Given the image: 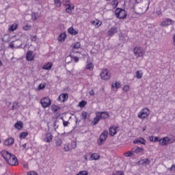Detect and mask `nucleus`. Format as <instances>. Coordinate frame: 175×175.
I'll return each mask as SVG.
<instances>
[{"label": "nucleus", "instance_id": "obj_1", "mask_svg": "<svg viewBox=\"0 0 175 175\" xmlns=\"http://www.w3.org/2000/svg\"><path fill=\"white\" fill-rule=\"evenodd\" d=\"M1 157H3L5 162L10 165L11 166H16L18 165V161H17V157H16L12 153L8 152V150H3L1 152Z\"/></svg>", "mask_w": 175, "mask_h": 175}, {"label": "nucleus", "instance_id": "obj_2", "mask_svg": "<svg viewBox=\"0 0 175 175\" xmlns=\"http://www.w3.org/2000/svg\"><path fill=\"white\" fill-rule=\"evenodd\" d=\"M95 114L96 117L94 118L92 122L93 125H96L100 120H106V118H109V117H110V114L108 111H97Z\"/></svg>", "mask_w": 175, "mask_h": 175}, {"label": "nucleus", "instance_id": "obj_3", "mask_svg": "<svg viewBox=\"0 0 175 175\" xmlns=\"http://www.w3.org/2000/svg\"><path fill=\"white\" fill-rule=\"evenodd\" d=\"M100 77L101 80H104L105 81H108V80H110L111 77V72H110V70L106 68L103 69L100 72Z\"/></svg>", "mask_w": 175, "mask_h": 175}, {"label": "nucleus", "instance_id": "obj_4", "mask_svg": "<svg viewBox=\"0 0 175 175\" xmlns=\"http://www.w3.org/2000/svg\"><path fill=\"white\" fill-rule=\"evenodd\" d=\"M151 111H150V109L147 107L142 109L141 111H139L137 114L138 118L140 120H145V118H147L150 116V113Z\"/></svg>", "mask_w": 175, "mask_h": 175}, {"label": "nucleus", "instance_id": "obj_5", "mask_svg": "<svg viewBox=\"0 0 175 175\" xmlns=\"http://www.w3.org/2000/svg\"><path fill=\"white\" fill-rule=\"evenodd\" d=\"M175 139L174 137H164L160 139H159V144L161 146H167V144H172L174 143Z\"/></svg>", "mask_w": 175, "mask_h": 175}, {"label": "nucleus", "instance_id": "obj_6", "mask_svg": "<svg viewBox=\"0 0 175 175\" xmlns=\"http://www.w3.org/2000/svg\"><path fill=\"white\" fill-rule=\"evenodd\" d=\"M115 14L117 18L124 19L126 17V12L121 8H117L115 10Z\"/></svg>", "mask_w": 175, "mask_h": 175}, {"label": "nucleus", "instance_id": "obj_7", "mask_svg": "<svg viewBox=\"0 0 175 175\" xmlns=\"http://www.w3.org/2000/svg\"><path fill=\"white\" fill-rule=\"evenodd\" d=\"M109 135V132L107 131H104L100 135L99 139L98 140V144L99 146H102L104 142H106L107 139V135Z\"/></svg>", "mask_w": 175, "mask_h": 175}, {"label": "nucleus", "instance_id": "obj_8", "mask_svg": "<svg viewBox=\"0 0 175 175\" xmlns=\"http://www.w3.org/2000/svg\"><path fill=\"white\" fill-rule=\"evenodd\" d=\"M40 103L42 107H44V109H46L51 105V100H50V98L49 97H45L41 99Z\"/></svg>", "mask_w": 175, "mask_h": 175}, {"label": "nucleus", "instance_id": "obj_9", "mask_svg": "<svg viewBox=\"0 0 175 175\" xmlns=\"http://www.w3.org/2000/svg\"><path fill=\"white\" fill-rule=\"evenodd\" d=\"M42 140L45 143H51L53 142V135L50 133L44 134L42 135Z\"/></svg>", "mask_w": 175, "mask_h": 175}, {"label": "nucleus", "instance_id": "obj_10", "mask_svg": "<svg viewBox=\"0 0 175 175\" xmlns=\"http://www.w3.org/2000/svg\"><path fill=\"white\" fill-rule=\"evenodd\" d=\"M118 131H120V127L117 126H111L109 127V135L115 136V135H117Z\"/></svg>", "mask_w": 175, "mask_h": 175}, {"label": "nucleus", "instance_id": "obj_11", "mask_svg": "<svg viewBox=\"0 0 175 175\" xmlns=\"http://www.w3.org/2000/svg\"><path fill=\"white\" fill-rule=\"evenodd\" d=\"M121 87V83L118 81H115L112 83L111 85V90L113 91L114 92H117L118 91V88Z\"/></svg>", "mask_w": 175, "mask_h": 175}, {"label": "nucleus", "instance_id": "obj_12", "mask_svg": "<svg viewBox=\"0 0 175 175\" xmlns=\"http://www.w3.org/2000/svg\"><path fill=\"white\" fill-rule=\"evenodd\" d=\"M133 53L137 57H143V51H142V48L140 47H135L133 49Z\"/></svg>", "mask_w": 175, "mask_h": 175}, {"label": "nucleus", "instance_id": "obj_13", "mask_svg": "<svg viewBox=\"0 0 175 175\" xmlns=\"http://www.w3.org/2000/svg\"><path fill=\"white\" fill-rule=\"evenodd\" d=\"M118 33V29L116 27H111L108 31V36H114L116 33Z\"/></svg>", "mask_w": 175, "mask_h": 175}, {"label": "nucleus", "instance_id": "obj_14", "mask_svg": "<svg viewBox=\"0 0 175 175\" xmlns=\"http://www.w3.org/2000/svg\"><path fill=\"white\" fill-rule=\"evenodd\" d=\"M68 98L69 95L68 94V93H63L59 96L58 100L60 102H66Z\"/></svg>", "mask_w": 175, "mask_h": 175}, {"label": "nucleus", "instance_id": "obj_15", "mask_svg": "<svg viewBox=\"0 0 175 175\" xmlns=\"http://www.w3.org/2000/svg\"><path fill=\"white\" fill-rule=\"evenodd\" d=\"M173 24V20L167 18L165 21L161 22V27H167V25H172Z\"/></svg>", "mask_w": 175, "mask_h": 175}, {"label": "nucleus", "instance_id": "obj_16", "mask_svg": "<svg viewBox=\"0 0 175 175\" xmlns=\"http://www.w3.org/2000/svg\"><path fill=\"white\" fill-rule=\"evenodd\" d=\"M65 5H66V6H68V7L66 8V13H69V14L72 13V10L73 9V8H75V5H73V6L72 7V5H70V1H67L66 2Z\"/></svg>", "mask_w": 175, "mask_h": 175}, {"label": "nucleus", "instance_id": "obj_17", "mask_svg": "<svg viewBox=\"0 0 175 175\" xmlns=\"http://www.w3.org/2000/svg\"><path fill=\"white\" fill-rule=\"evenodd\" d=\"M139 143H140L141 144H143L144 146H146V139H144V138L143 137L137 138V139L133 141L134 144H137Z\"/></svg>", "mask_w": 175, "mask_h": 175}, {"label": "nucleus", "instance_id": "obj_18", "mask_svg": "<svg viewBox=\"0 0 175 175\" xmlns=\"http://www.w3.org/2000/svg\"><path fill=\"white\" fill-rule=\"evenodd\" d=\"M14 143V139L13 137H10L5 140L4 146H12Z\"/></svg>", "mask_w": 175, "mask_h": 175}, {"label": "nucleus", "instance_id": "obj_19", "mask_svg": "<svg viewBox=\"0 0 175 175\" xmlns=\"http://www.w3.org/2000/svg\"><path fill=\"white\" fill-rule=\"evenodd\" d=\"M14 42V45H15V49H20V47H21V46H23V44L24 43H23V41H21V40H16Z\"/></svg>", "mask_w": 175, "mask_h": 175}, {"label": "nucleus", "instance_id": "obj_20", "mask_svg": "<svg viewBox=\"0 0 175 175\" xmlns=\"http://www.w3.org/2000/svg\"><path fill=\"white\" fill-rule=\"evenodd\" d=\"M133 152H135L136 154H143V152H144V149L140 147L134 148H133Z\"/></svg>", "mask_w": 175, "mask_h": 175}, {"label": "nucleus", "instance_id": "obj_21", "mask_svg": "<svg viewBox=\"0 0 175 175\" xmlns=\"http://www.w3.org/2000/svg\"><path fill=\"white\" fill-rule=\"evenodd\" d=\"M26 58L27 61H32L33 59V52H32L31 51H29L27 53Z\"/></svg>", "mask_w": 175, "mask_h": 175}, {"label": "nucleus", "instance_id": "obj_22", "mask_svg": "<svg viewBox=\"0 0 175 175\" xmlns=\"http://www.w3.org/2000/svg\"><path fill=\"white\" fill-rule=\"evenodd\" d=\"M24 124L21 121H18L15 124H14V128L16 129H18V131H20V129H23V126Z\"/></svg>", "mask_w": 175, "mask_h": 175}, {"label": "nucleus", "instance_id": "obj_23", "mask_svg": "<svg viewBox=\"0 0 175 175\" xmlns=\"http://www.w3.org/2000/svg\"><path fill=\"white\" fill-rule=\"evenodd\" d=\"M68 33H70V35L72 36L77 35V33H79V31L77 30H75V29H73L72 27H70L68 29Z\"/></svg>", "mask_w": 175, "mask_h": 175}, {"label": "nucleus", "instance_id": "obj_24", "mask_svg": "<svg viewBox=\"0 0 175 175\" xmlns=\"http://www.w3.org/2000/svg\"><path fill=\"white\" fill-rule=\"evenodd\" d=\"M99 159V154L93 153L90 156V161H98Z\"/></svg>", "mask_w": 175, "mask_h": 175}, {"label": "nucleus", "instance_id": "obj_25", "mask_svg": "<svg viewBox=\"0 0 175 175\" xmlns=\"http://www.w3.org/2000/svg\"><path fill=\"white\" fill-rule=\"evenodd\" d=\"M71 47H72V50L78 49H80V47H81V44H80L79 42H77L74 44H72L71 45Z\"/></svg>", "mask_w": 175, "mask_h": 175}, {"label": "nucleus", "instance_id": "obj_26", "mask_svg": "<svg viewBox=\"0 0 175 175\" xmlns=\"http://www.w3.org/2000/svg\"><path fill=\"white\" fill-rule=\"evenodd\" d=\"M81 117L83 120H87V118H90V114L87 111H82Z\"/></svg>", "mask_w": 175, "mask_h": 175}, {"label": "nucleus", "instance_id": "obj_27", "mask_svg": "<svg viewBox=\"0 0 175 175\" xmlns=\"http://www.w3.org/2000/svg\"><path fill=\"white\" fill-rule=\"evenodd\" d=\"M66 38V33H62L59 37H58V40L59 42H62L65 40V38Z\"/></svg>", "mask_w": 175, "mask_h": 175}, {"label": "nucleus", "instance_id": "obj_28", "mask_svg": "<svg viewBox=\"0 0 175 175\" xmlns=\"http://www.w3.org/2000/svg\"><path fill=\"white\" fill-rule=\"evenodd\" d=\"M17 28H18V25L16 23H14L9 28V31H11L12 32H13L14 31H16V29H17Z\"/></svg>", "mask_w": 175, "mask_h": 175}, {"label": "nucleus", "instance_id": "obj_29", "mask_svg": "<svg viewBox=\"0 0 175 175\" xmlns=\"http://www.w3.org/2000/svg\"><path fill=\"white\" fill-rule=\"evenodd\" d=\"M149 140L150 142H154V143H157V142H159V137L150 136L149 137Z\"/></svg>", "mask_w": 175, "mask_h": 175}, {"label": "nucleus", "instance_id": "obj_30", "mask_svg": "<svg viewBox=\"0 0 175 175\" xmlns=\"http://www.w3.org/2000/svg\"><path fill=\"white\" fill-rule=\"evenodd\" d=\"M135 76L137 79H142L143 77V71L142 70H138L135 72Z\"/></svg>", "mask_w": 175, "mask_h": 175}, {"label": "nucleus", "instance_id": "obj_31", "mask_svg": "<svg viewBox=\"0 0 175 175\" xmlns=\"http://www.w3.org/2000/svg\"><path fill=\"white\" fill-rule=\"evenodd\" d=\"M72 61V56L71 55L67 56L65 59L66 64H70Z\"/></svg>", "mask_w": 175, "mask_h": 175}, {"label": "nucleus", "instance_id": "obj_32", "mask_svg": "<svg viewBox=\"0 0 175 175\" xmlns=\"http://www.w3.org/2000/svg\"><path fill=\"white\" fill-rule=\"evenodd\" d=\"M124 157H126V158H128L129 157H132L133 155V151H128L124 153Z\"/></svg>", "mask_w": 175, "mask_h": 175}, {"label": "nucleus", "instance_id": "obj_33", "mask_svg": "<svg viewBox=\"0 0 175 175\" xmlns=\"http://www.w3.org/2000/svg\"><path fill=\"white\" fill-rule=\"evenodd\" d=\"M27 136H28V132H22L20 135L19 137L20 139H25V137H27Z\"/></svg>", "mask_w": 175, "mask_h": 175}, {"label": "nucleus", "instance_id": "obj_34", "mask_svg": "<svg viewBox=\"0 0 175 175\" xmlns=\"http://www.w3.org/2000/svg\"><path fill=\"white\" fill-rule=\"evenodd\" d=\"M112 175H125L124 171L116 170L112 173Z\"/></svg>", "mask_w": 175, "mask_h": 175}, {"label": "nucleus", "instance_id": "obj_35", "mask_svg": "<svg viewBox=\"0 0 175 175\" xmlns=\"http://www.w3.org/2000/svg\"><path fill=\"white\" fill-rule=\"evenodd\" d=\"M70 146L71 150H75V148H76L77 147V143H76V142H71Z\"/></svg>", "mask_w": 175, "mask_h": 175}, {"label": "nucleus", "instance_id": "obj_36", "mask_svg": "<svg viewBox=\"0 0 175 175\" xmlns=\"http://www.w3.org/2000/svg\"><path fill=\"white\" fill-rule=\"evenodd\" d=\"M124 92H129V90H131V88L129 85H126L122 88Z\"/></svg>", "mask_w": 175, "mask_h": 175}, {"label": "nucleus", "instance_id": "obj_37", "mask_svg": "<svg viewBox=\"0 0 175 175\" xmlns=\"http://www.w3.org/2000/svg\"><path fill=\"white\" fill-rule=\"evenodd\" d=\"M55 5L57 8H61V5L62 3H61L60 0H54Z\"/></svg>", "mask_w": 175, "mask_h": 175}, {"label": "nucleus", "instance_id": "obj_38", "mask_svg": "<svg viewBox=\"0 0 175 175\" xmlns=\"http://www.w3.org/2000/svg\"><path fill=\"white\" fill-rule=\"evenodd\" d=\"M71 148H70V144H66V145H64V150H65V151H66V152H68V151H70V149Z\"/></svg>", "mask_w": 175, "mask_h": 175}, {"label": "nucleus", "instance_id": "obj_39", "mask_svg": "<svg viewBox=\"0 0 175 175\" xmlns=\"http://www.w3.org/2000/svg\"><path fill=\"white\" fill-rule=\"evenodd\" d=\"M77 175H88V170L80 171Z\"/></svg>", "mask_w": 175, "mask_h": 175}, {"label": "nucleus", "instance_id": "obj_40", "mask_svg": "<svg viewBox=\"0 0 175 175\" xmlns=\"http://www.w3.org/2000/svg\"><path fill=\"white\" fill-rule=\"evenodd\" d=\"M85 105H87V101L85 100H82L79 103V107H84V106H85Z\"/></svg>", "mask_w": 175, "mask_h": 175}, {"label": "nucleus", "instance_id": "obj_41", "mask_svg": "<svg viewBox=\"0 0 175 175\" xmlns=\"http://www.w3.org/2000/svg\"><path fill=\"white\" fill-rule=\"evenodd\" d=\"M46 88V83H41L38 86V90H44Z\"/></svg>", "mask_w": 175, "mask_h": 175}, {"label": "nucleus", "instance_id": "obj_42", "mask_svg": "<svg viewBox=\"0 0 175 175\" xmlns=\"http://www.w3.org/2000/svg\"><path fill=\"white\" fill-rule=\"evenodd\" d=\"M111 4H112L113 6H115L116 8H117V6L118 5V1L113 0L111 1Z\"/></svg>", "mask_w": 175, "mask_h": 175}, {"label": "nucleus", "instance_id": "obj_43", "mask_svg": "<svg viewBox=\"0 0 175 175\" xmlns=\"http://www.w3.org/2000/svg\"><path fill=\"white\" fill-rule=\"evenodd\" d=\"M151 161L149 159H146L144 160V165H147L150 163Z\"/></svg>", "mask_w": 175, "mask_h": 175}, {"label": "nucleus", "instance_id": "obj_44", "mask_svg": "<svg viewBox=\"0 0 175 175\" xmlns=\"http://www.w3.org/2000/svg\"><path fill=\"white\" fill-rule=\"evenodd\" d=\"M12 109H18V103L15 102L13 103Z\"/></svg>", "mask_w": 175, "mask_h": 175}, {"label": "nucleus", "instance_id": "obj_45", "mask_svg": "<svg viewBox=\"0 0 175 175\" xmlns=\"http://www.w3.org/2000/svg\"><path fill=\"white\" fill-rule=\"evenodd\" d=\"M23 29L25 31H29V29H31V25H26L23 27Z\"/></svg>", "mask_w": 175, "mask_h": 175}, {"label": "nucleus", "instance_id": "obj_46", "mask_svg": "<svg viewBox=\"0 0 175 175\" xmlns=\"http://www.w3.org/2000/svg\"><path fill=\"white\" fill-rule=\"evenodd\" d=\"M27 175H38V172L35 171H30L27 173Z\"/></svg>", "mask_w": 175, "mask_h": 175}, {"label": "nucleus", "instance_id": "obj_47", "mask_svg": "<svg viewBox=\"0 0 175 175\" xmlns=\"http://www.w3.org/2000/svg\"><path fill=\"white\" fill-rule=\"evenodd\" d=\"M31 18L33 21H36V20H38V16H36V14H33L31 16Z\"/></svg>", "mask_w": 175, "mask_h": 175}, {"label": "nucleus", "instance_id": "obj_48", "mask_svg": "<svg viewBox=\"0 0 175 175\" xmlns=\"http://www.w3.org/2000/svg\"><path fill=\"white\" fill-rule=\"evenodd\" d=\"M52 109H53V111H57L59 110V107H58L56 106V105H53V106L52 107Z\"/></svg>", "mask_w": 175, "mask_h": 175}, {"label": "nucleus", "instance_id": "obj_49", "mask_svg": "<svg viewBox=\"0 0 175 175\" xmlns=\"http://www.w3.org/2000/svg\"><path fill=\"white\" fill-rule=\"evenodd\" d=\"M10 49H14L16 48L15 45H14V42L12 41V42L10 43L9 44Z\"/></svg>", "mask_w": 175, "mask_h": 175}, {"label": "nucleus", "instance_id": "obj_50", "mask_svg": "<svg viewBox=\"0 0 175 175\" xmlns=\"http://www.w3.org/2000/svg\"><path fill=\"white\" fill-rule=\"evenodd\" d=\"M72 61L75 62H79V57L76 56H72Z\"/></svg>", "mask_w": 175, "mask_h": 175}, {"label": "nucleus", "instance_id": "obj_51", "mask_svg": "<svg viewBox=\"0 0 175 175\" xmlns=\"http://www.w3.org/2000/svg\"><path fill=\"white\" fill-rule=\"evenodd\" d=\"M61 144H62V141H61L60 139H59L58 141L56 142V146L59 147V146H61Z\"/></svg>", "mask_w": 175, "mask_h": 175}, {"label": "nucleus", "instance_id": "obj_52", "mask_svg": "<svg viewBox=\"0 0 175 175\" xmlns=\"http://www.w3.org/2000/svg\"><path fill=\"white\" fill-rule=\"evenodd\" d=\"M89 94L90 95V96H94V95H95V92H94V90H92L89 92Z\"/></svg>", "mask_w": 175, "mask_h": 175}, {"label": "nucleus", "instance_id": "obj_53", "mask_svg": "<svg viewBox=\"0 0 175 175\" xmlns=\"http://www.w3.org/2000/svg\"><path fill=\"white\" fill-rule=\"evenodd\" d=\"M42 68L45 70H50V69H51V66H43Z\"/></svg>", "mask_w": 175, "mask_h": 175}, {"label": "nucleus", "instance_id": "obj_54", "mask_svg": "<svg viewBox=\"0 0 175 175\" xmlns=\"http://www.w3.org/2000/svg\"><path fill=\"white\" fill-rule=\"evenodd\" d=\"M31 40L32 42H36V36H33L31 38Z\"/></svg>", "mask_w": 175, "mask_h": 175}, {"label": "nucleus", "instance_id": "obj_55", "mask_svg": "<svg viewBox=\"0 0 175 175\" xmlns=\"http://www.w3.org/2000/svg\"><path fill=\"white\" fill-rule=\"evenodd\" d=\"M168 170H175V164H173L171 167L168 169Z\"/></svg>", "mask_w": 175, "mask_h": 175}, {"label": "nucleus", "instance_id": "obj_56", "mask_svg": "<svg viewBox=\"0 0 175 175\" xmlns=\"http://www.w3.org/2000/svg\"><path fill=\"white\" fill-rule=\"evenodd\" d=\"M44 66H53L52 62H48L46 65H44Z\"/></svg>", "mask_w": 175, "mask_h": 175}, {"label": "nucleus", "instance_id": "obj_57", "mask_svg": "<svg viewBox=\"0 0 175 175\" xmlns=\"http://www.w3.org/2000/svg\"><path fill=\"white\" fill-rule=\"evenodd\" d=\"M68 124H69L68 122H66V121L63 122L64 126H68Z\"/></svg>", "mask_w": 175, "mask_h": 175}, {"label": "nucleus", "instance_id": "obj_58", "mask_svg": "<svg viewBox=\"0 0 175 175\" xmlns=\"http://www.w3.org/2000/svg\"><path fill=\"white\" fill-rule=\"evenodd\" d=\"M97 22L95 23V21H92V24H94L95 25H99V21H96Z\"/></svg>", "mask_w": 175, "mask_h": 175}, {"label": "nucleus", "instance_id": "obj_59", "mask_svg": "<svg viewBox=\"0 0 175 175\" xmlns=\"http://www.w3.org/2000/svg\"><path fill=\"white\" fill-rule=\"evenodd\" d=\"M156 13H157V16H161V14H162V11L159 10V11H157Z\"/></svg>", "mask_w": 175, "mask_h": 175}, {"label": "nucleus", "instance_id": "obj_60", "mask_svg": "<svg viewBox=\"0 0 175 175\" xmlns=\"http://www.w3.org/2000/svg\"><path fill=\"white\" fill-rule=\"evenodd\" d=\"M87 69H88L89 70H92L94 69V67L89 66V67H87Z\"/></svg>", "mask_w": 175, "mask_h": 175}, {"label": "nucleus", "instance_id": "obj_61", "mask_svg": "<svg viewBox=\"0 0 175 175\" xmlns=\"http://www.w3.org/2000/svg\"><path fill=\"white\" fill-rule=\"evenodd\" d=\"M23 167H25V169H28V164H24Z\"/></svg>", "mask_w": 175, "mask_h": 175}, {"label": "nucleus", "instance_id": "obj_62", "mask_svg": "<svg viewBox=\"0 0 175 175\" xmlns=\"http://www.w3.org/2000/svg\"><path fill=\"white\" fill-rule=\"evenodd\" d=\"M147 129V126H144L143 128H142V131H144Z\"/></svg>", "mask_w": 175, "mask_h": 175}, {"label": "nucleus", "instance_id": "obj_63", "mask_svg": "<svg viewBox=\"0 0 175 175\" xmlns=\"http://www.w3.org/2000/svg\"><path fill=\"white\" fill-rule=\"evenodd\" d=\"M23 148H25L27 147V144H24L22 145Z\"/></svg>", "mask_w": 175, "mask_h": 175}, {"label": "nucleus", "instance_id": "obj_64", "mask_svg": "<svg viewBox=\"0 0 175 175\" xmlns=\"http://www.w3.org/2000/svg\"><path fill=\"white\" fill-rule=\"evenodd\" d=\"M83 158H84V159H85V161H87V155H85V156L83 157Z\"/></svg>", "mask_w": 175, "mask_h": 175}]
</instances>
